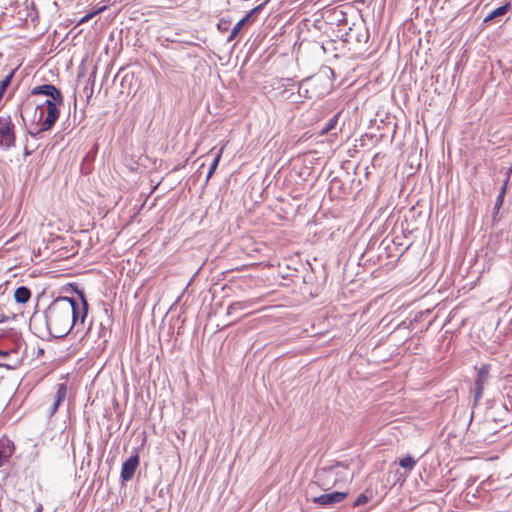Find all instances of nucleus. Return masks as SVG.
I'll list each match as a JSON object with an SVG mask.
<instances>
[{
  "instance_id": "1",
  "label": "nucleus",
  "mask_w": 512,
  "mask_h": 512,
  "mask_svg": "<svg viewBox=\"0 0 512 512\" xmlns=\"http://www.w3.org/2000/svg\"><path fill=\"white\" fill-rule=\"evenodd\" d=\"M89 305L82 292L76 298L58 297L47 307L43 315L33 316L34 324H43L47 335L62 338L74 328H83Z\"/></svg>"
},
{
  "instance_id": "2",
  "label": "nucleus",
  "mask_w": 512,
  "mask_h": 512,
  "mask_svg": "<svg viewBox=\"0 0 512 512\" xmlns=\"http://www.w3.org/2000/svg\"><path fill=\"white\" fill-rule=\"evenodd\" d=\"M348 477V466L341 462H335L317 468L314 474V483L323 491H328L341 483H346Z\"/></svg>"
},
{
  "instance_id": "3",
  "label": "nucleus",
  "mask_w": 512,
  "mask_h": 512,
  "mask_svg": "<svg viewBox=\"0 0 512 512\" xmlns=\"http://www.w3.org/2000/svg\"><path fill=\"white\" fill-rule=\"evenodd\" d=\"M15 141V125L11 116H0V148L8 150L15 146Z\"/></svg>"
},
{
  "instance_id": "4",
  "label": "nucleus",
  "mask_w": 512,
  "mask_h": 512,
  "mask_svg": "<svg viewBox=\"0 0 512 512\" xmlns=\"http://www.w3.org/2000/svg\"><path fill=\"white\" fill-rule=\"evenodd\" d=\"M490 370H491L490 364H483L477 370V375L475 378L474 397H473V400L475 403H477L482 398L483 390L489 380Z\"/></svg>"
},
{
  "instance_id": "5",
  "label": "nucleus",
  "mask_w": 512,
  "mask_h": 512,
  "mask_svg": "<svg viewBox=\"0 0 512 512\" xmlns=\"http://www.w3.org/2000/svg\"><path fill=\"white\" fill-rule=\"evenodd\" d=\"M269 1L270 0H265L264 2L250 10L242 19H240L231 30L230 35L227 38V41H233L238 36L243 26H246L248 22L252 21L253 17L259 12H261Z\"/></svg>"
},
{
  "instance_id": "6",
  "label": "nucleus",
  "mask_w": 512,
  "mask_h": 512,
  "mask_svg": "<svg viewBox=\"0 0 512 512\" xmlns=\"http://www.w3.org/2000/svg\"><path fill=\"white\" fill-rule=\"evenodd\" d=\"M348 496L347 492L325 493L312 498V502L322 507H331L344 501Z\"/></svg>"
},
{
  "instance_id": "7",
  "label": "nucleus",
  "mask_w": 512,
  "mask_h": 512,
  "mask_svg": "<svg viewBox=\"0 0 512 512\" xmlns=\"http://www.w3.org/2000/svg\"><path fill=\"white\" fill-rule=\"evenodd\" d=\"M113 320L110 317H107L106 321H102L97 325V333H96V344L97 349L103 351L106 348V345L111 336V325Z\"/></svg>"
},
{
  "instance_id": "8",
  "label": "nucleus",
  "mask_w": 512,
  "mask_h": 512,
  "mask_svg": "<svg viewBox=\"0 0 512 512\" xmlns=\"http://www.w3.org/2000/svg\"><path fill=\"white\" fill-rule=\"evenodd\" d=\"M59 115L60 110L57 107H50L48 109H44L43 118H38V124L40 126L39 132H45L50 130L57 122Z\"/></svg>"
},
{
  "instance_id": "9",
  "label": "nucleus",
  "mask_w": 512,
  "mask_h": 512,
  "mask_svg": "<svg viewBox=\"0 0 512 512\" xmlns=\"http://www.w3.org/2000/svg\"><path fill=\"white\" fill-rule=\"evenodd\" d=\"M139 465V455L134 454L131 455L128 459H126L122 464L121 469V479L123 482L129 481L133 478L135 471Z\"/></svg>"
},
{
  "instance_id": "10",
  "label": "nucleus",
  "mask_w": 512,
  "mask_h": 512,
  "mask_svg": "<svg viewBox=\"0 0 512 512\" xmlns=\"http://www.w3.org/2000/svg\"><path fill=\"white\" fill-rule=\"evenodd\" d=\"M33 96L43 95L47 96V99L53 98L54 100H61V91L53 84H43L34 87L31 90Z\"/></svg>"
},
{
  "instance_id": "11",
  "label": "nucleus",
  "mask_w": 512,
  "mask_h": 512,
  "mask_svg": "<svg viewBox=\"0 0 512 512\" xmlns=\"http://www.w3.org/2000/svg\"><path fill=\"white\" fill-rule=\"evenodd\" d=\"M68 394V387L66 383H59L56 386V393L54 396V402L52 406L50 407L48 417H52L59 407L63 404V402L66 400Z\"/></svg>"
},
{
  "instance_id": "12",
  "label": "nucleus",
  "mask_w": 512,
  "mask_h": 512,
  "mask_svg": "<svg viewBox=\"0 0 512 512\" xmlns=\"http://www.w3.org/2000/svg\"><path fill=\"white\" fill-rule=\"evenodd\" d=\"M20 363L16 350H0V366L15 369Z\"/></svg>"
},
{
  "instance_id": "13",
  "label": "nucleus",
  "mask_w": 512,
  "mask_h": 512,
  "mask_svg": "<svg viewBox=\"0 0 512 512\" xmlns=\"http://www.w3.org/2000/svg\"><path fill=\"white\" fill-rule=\"evenodd\" d=\"M15 451L14 443L7 437L0 438V467L12 457Z\"/></svg>"
},
{
  "instance_id": "14",
  "label": "nucleus",
  "mask_w": 512,
  "mask_h": 512,
  "mask_svg": "<svg viewBox=\"0 0 512 512\" xmlns=\"http://www.w3.org/2000/svg\"><path fill=\"white\" fill-rule=\"evenodd\" d=\"M63 104H64V97L61 94L60 102L58 100H54L53 98L46 99L42 103L37 104V106L35 108V111H36V113L39 111L40 119H42L43 116H44V109H48L50 107H57V108H59L60 106H63Z\"/></svg>"
},
{
  "instance_id": "15",
  "label": "nucleus",
  "mask_w": 512,
  "mask_h": 512,
  "mask_svg": "<svg viewBox=\"0 0 512 512\" xmlns=\"http://www.w3.org/2000/svg\"><path fill=\"white\" fill-rule=\"evenodd\" d=\"M510 7H511L510 3H506L502 6H499L498 8H496V9L492 10L490 13H488L487 16L484 18L483 22L488 23L492 20H495L499 17L504 16L509 11Z\"/></svg>"
},
{
  "instance_id": "16",
  "label": "nucleus",
  "mask_w": 512,
  "mask_h": 512,
  "mask_svg": "<svg viewBox=\"0 0 512 512\" xmlns=\"http://www.w3.org/2000/svg\"><path fill=\"white\" fill-rule=\"evenodd\" d=\"M31 298V291L26 286H19L14 292V299L17 303L25 304Z\"/></svg>"
},
{
  "instance_id": "17",
  "label": "nucleus",
  "mask_w": 512,
  "mask_h": 512,
  "mask_svg": "<svg viewBox=\"0 0 512 512\" xmlns=\"http://www.w3.org/2000/svg\"><path fill=\"white\" fill-rule=\"evenodd\" d=\"M252 304L253 302L251 300L232 302L227 308V314L230 315L236 311L248 309L252 306Z\"/></svg>"
},
{
  "instance_id": "18",
  "label": "nucleus",
  "mask_w": 512,
  "mask_h": 512,
  "mask_svg": "<svg viewBox=\"0 0 512 512\" xmlns=\"http://www.w3.org/2000/svg\"><path fill=\"white\" fill-rule=\"evenodd\" d=\"M339 116L340 114L337 113L335 115H333L328 121L327 123L325 124V126L322 128L321 130V133L322 134H327L329 132H331L332 130H334L338 124V120H339Z\"/></svg>"
},
{
  "instance_id": "19",
  "label": "nucleus",
  "mask_w": 512,
  "mask_h": 512,
  "mask_svg": "<svg viewBox=\"0 0 512 512\" xmlns=\"http://www.w3.org/2000/svg\"><path fill=\"white\" fill-rule=\"evenodd\" d=\"M222 153H223V148H221L219 150V152L215 155L211 165H210V168H209V171L207 173V177H206V182H208V180L212 177V175L214 174L215 170L217 169L218 167V164L220 162V159H221V156H222Z\"/></svg>"
},
{
  "instance_id": "20",
  "label": "nucleus",
  "mask_w": 512,
  "mask_h": 512,
  "mask_svg": "<svg viewBox=\"0 0 512 512\" xmlns=\"http://www.w3.org/2000/svg\"><path fill=\"white\" fill-rule=\"evenodd\" d=\"M416 464V461L414 458H412L411 456L407 455L403 458L400 459L399 461V465L404 468V469H408V470H411L414 468Z\"/></svg>"
},
{
  "instance_id": "21",
  "label": "nucleus",
  "mask_w": 512,
  "mask_h": 512,
  "mask_svg": "<svg viewBox=\"0 0 512 512\" xmlns=\"http://www.w3.org/2000/svg\"><path fill=\"white\" fill-rule=\"evenodd\" d=\"M106 9V6H103V7H100L92 12H89L87 13L85 16H83L80 20H79V24H83V23H86L88 22L90 19H92L93 17H95L96 15L102 13L104 10Z\"/></svg>"
},
{
  "instance_id": "22",
  "label": "nucleus",
  "mask_w": 512,
  "mask_h": 512,
  "mask_svg": "<svg viewBox=\"0 0 512 512\" xmlns=\"http://www.w3.org/2000/svg\"><path fill=\"white\" fill-rule=\"evenodd\" d=\"M511 172H512V169L510 168V169L507 171V173H506V179L504 180V183H503V185L501 186L500 191H499V194H498V196H501V198H503V199H504L505 194H506L507 185H508V182H509V179H510Z\"/></svg>"
},
{
  "instance_id": "23",
  "label": "nucleus",
  "mask_w": 512,
  "mask_h": 512,
  "mask_svg": "<svg viewBox=\"0 0 512 512\" xmlns=\"http://www.w3.org/2000/svg\"><path fill=\"white\" fill-rule=\"evenodd\" d=\"M368 502V496L365 493H361L356 500L353 502L354 507L361 506Z\"/></svg>"
},
{
  "instance_id": "24",
  "label": "nucleus",
  "mask_w": 512,
  "mask_h": 512,
  "mask_svg": "<svg viewBox=\"0 0 512 512\" xmlns=\"http://www.w3.org/2000/svg\"><path fill=\"white\" fill-rule=\"evenodd\" d=\"M229 24H230V21L225 20V19H220L217 24V28L222 32H226L228 30Z\"/></svg>"
},
{
  "instance_id": "25",
  "label": "nucleus",
  "mask_w": 512,
  "mask_h": 512,
  "mask_svg": "<svg viewBox=\"0 0 512 512\" xmlns=\"http://www.w3.org/2000/svg\"><path fill=\"white\" fill-rule=\"evenodd\" d=\"M503 202H504V199L501 198V196H497L495 204H494V208H493L494 216L498 214Z\"/></svg>"
},
{
  "instance_id": "26",
  "label": "nucleus",
  "mask_w": 512,
  "mask_h": 512,
  "mask_svg": "<svg viewBox=\"0 0 512 512\" xmlns=\"http://www.w3.org/2000/svg\"><path fill=\"white\" fill-rule=\"evenodd\" d=\"M338 185V189L341 190V181L339 178L334 177L330 182V188L333 190Z\"/></svg>"
},
{
  "instance_id": "27",
  "label": "nucleus",
  "mask_w": 512,
  "mask_h": 512,
  "mask_svg": "<svg viewBox=\"0 0 512 512\" xmlns=\"http://www.w3.org/2000/svg\"><path fill=\"white\" fill-rule=\"evenodd\" d=\"M310 81H312V80H311V79H309V78H307V79H305V80L300 84V86H299V93H300V94H301L302 89L304 88V85H305V84H308Z\"/></svg>"
},
{
  "instance_id": "28",
  "label": "nucleus",
  "mask_w": 512,
  "mask_h": 512,
  "mask_svg": "<svg viewBox=\"0 0 512 512\" xmlns=\"http://www.w3.org/2000/svg\"><path fill=\"white\" fill-rule=\"evenodd\" d=\"M87 334H88V336H89V337L93 336V334H94V326H93V323H90V326H89V328H88V330H87Z\"/></svg>"
},
{
  "instance_id": "29",
  "label": "nucleus",
  "mask_w": 512,
  "mask_h": 512,
  "mask_svg": "<svg viewBox=\"0 0 512 512\" xmlns=\"http://www.w3.org/2000/svg\"><path fill=\"white\" fill-rule=\"evenodd\" d=\"M25 155H30V152L28 150H26Z\"/></svg>"
}]
</instances>
